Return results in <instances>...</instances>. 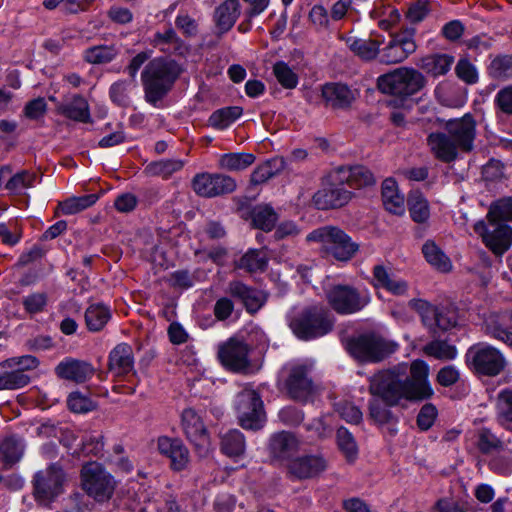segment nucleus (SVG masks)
Segmentation results:
<instances>
[{"instance_id": "1", "label": "nucleus", "mask_w": 512, "mask_h": 512, "mask_svg": "<svg viewBox=\"0 0 512 512\" xmlns=\"http://www.w3.org/2000/svg\"><path fill=\"white\" fill-rule=\"evenodd\" d=\"M428 377V364L417 359L410 366L400 363L374 374L370 379L369 389L388 405H396L402 399L423 401L434 394Z\"/></svg>"}, {"instance_id": "2", "label": "nucleus", "mask_w": 512, "mask_h": 512, "mask_svg": "<svg viewBox=\"0 0 512 512\" xmlns=\"http://www.w3.org/2000/svg\"><path fill=\"white\" fill-rule=\"evenodd\" d=\"M476 137V120L471 114H465L460 118L447 120L443 131L428 134L426 144L435 159L451 163L460 153L474 150Z\"/></svg>"}, {"instance_id": "3", "label": "nucleus", "mask_w": 512, "mask_h": 512, "mask_svg": "<svg viewBox=\"0 0 512 512\" xmlns=\"http://www.w3.org/2000/svg\"><path fill=\"white\" fill-rule=\"evenodd\" d=\"M181 73V66L174 60L161 57L150 61L141 73L146 101L156 105L171 90Z\"/></svg>"}, {"instance_id": "4", "label": "nucleus", "mask_w": 512, "mask_h": 512, "mask_svg": "<svg viewBox=\"0 0 512 512\" xmlns=\"http://www.w3.org/2000/svg\"><path fill=\"white\" fill-rule=\"evenodd\" d=\"M426 83V77L419 70L406 66L380 75L377 79V87L382 93L402 99L417 94Z\"/></svg>"}, {"instance_id": "5", "label": "nucleus", "mask_w": 512, "mask_h": 512, "mask_svg": "<svg viewBox=\"0 0 512 512\" xmlns=\"http://www.w3.org/2000/svg\"><path fill=\"white\" fill-rule=\"evenodd\" d=\"M289 326L298 338L309 340L329 333L333 327V320L327 309L312 306L304 309L298 317L291 318Z\"/></svg>"}, {"instance_id": "6", "label": "nucleus", "mask_w": 512, "mask_h": 512, "mask_svg": "<svg viewBox=\"0 0 512 512\" xmlns=\"http://www.w3.org/2000/svg\"><path fill=\"white\" fill-rule=\"evenodd\" d=\"M306 241L321 244L323 253L337 261L347 262L352 257L350 236L339 227H319L306 236Z\"/></svg>"}, {"instance_id": "7", "label": "nucleus", "mask_w": 512, "mask_h": 512, "mask_svg": "<svg viewBox=\"0 0 512 512\" xmlns=\"http://www.w3.org/2000/svg\"><path fill=\"white\" fill-rule=\"evenodd\" d=\"M235 409L240 425L244 429H260L265 422L263 402L253 389L245 387L235 399Z\"/></svg>"}, {"instance_id": "8", "label": "nucleus", "mask_w": 512, "mask_h": 512, "mask_svg": "<svg viewBox=\"0 0 512 512\" xmlns=\"http://www.w3.org/2000/svg\"><path fill=\"white\" fill-rule=\"evenodd\" d=\"M466 360L476 373L486 376H496L506 366L504 355L498 349L486 344L472 346L467 351Z\"/></svg>"}, {"instance_id": "9", "label": "nucleus", "mask_w": 512, "mask_h": 512, "mask_svg": "<svg viewBox=\"0 0 512 512\" xmlns=\"http://www.w3.org/2000/svg\"><path fill=\"white\" fill-rule=\"evenodd\" d=\"M63 482V470L56 464L38 471L33 480L36 501L44 506L49 505L62 493Z\"/></svg>"}, {"instance_id": "10", "label": "nucleus", "mask_w": 512, "mask_h": 512, "mask_svg": "<svg viewBox=\"0 0 512 512\" xmlns=\"http://www.w3.org/2000/svg\"><path fill=\"white\" fill-rule=\"evenodd\" d=\"M83 489L97 501L109 499L113 493L112 477L97 462L87 463L81 470Z\"/></svg>"}, {"instance_id": "11", "label": "nucleus", "mask_w": 512, "mask_h": 512, "mask_svg": "<svg viewBox=\"0 0 512 512\" xmlns=\"http://www.w3.org/2000/svg\"><path fill=\"white\" fill-rule=\"evenodd\" d=\"M311 365L304 363H290L283 368L286 374L284 385L291 398L298 401H307L314 393L315 386L309 372Z\"/></svg>"}, {"instance_id": "12", "label": "nucleus", "mask_w": 512, "mask_h": 512, "mask_svg": "<svg viewBox=\"0 0 512 512\" xmlns=\"http://www.w3.org/2000/svg\"><path fill=\"white\" fill-rule=\"evenodd\" d=\"M474 230L485 245L497 255H502L512 243V229L504 222L492 219H488V223L478 221L474 225Z\"/></svg>"}, {"instance_id": "13", "label": "nucleus", "mask_w": 512, "mask_h": 512, "mask_svg": "<svg viewBox=\"0 0 512 512\" xmlns=\"http://www.w3.org/2000/svg\"><path fill=\"white\" fill-rule=\"evenodd\" d=\"M397 349V343L374 334H366L354 340V356L361 361L380 362Z\"/></svg>"}, {"instance_id": "14", "label": "nucleus", "mask_w": 512, "mask_h": 512, "mask_svg": "<svg viewBox=\"0 0 512 512\" xmlns=\"http://www.w3.org/2000/svg\"><path fill=\"white\" fill-rule=\"evenodd\" d=\"M328 463L320 453L298 455L287 463V474L293 480H309L319 477Z\"/></svg>"}, {"instance_id": "15", "label": "nucleus", "mask_w": 512, "mask_h": 512, "mask_svg": "<svg viewBox=\"0 0 512 512\" xmlns=\"http://www.w3.org/2000/svg\"><path fill=\"white\" fill-rule=\"evenodd\" d=\"M192 188L197 195L212 198L232 193L236 189V182L223 174L199 173L192 180Z\"/></svg>"}, {"instance_id": "16", "label": "nucleus", "mask_w": 512, "mask_h": 512, "mask_svg": "<svg viewBox=\"0 0 512 512\" xmlns=\"http://www.w3.org/2000/svg\"><path fill=\"white\" fill-rule=\"evenodd\" d=\"M181 426L187 438L195 445L201 456L209 450V437L202 418L192 408L184 409L181 415Z\"/></svg>"}, {"instance_id": "17", "label": "nucleus", "mask_w": 512, "mask_h": 512, "mask_svg": "<svg viewBox=\"0 0 512 512\" xmlns=\"http://www.w3.org/2000/svg\"><path fill=\"white\" fill-rule=\"evenodd\" d=\"M249 348L247 344L235 339L219 345L218 358L228 369L234 372H242L249 367Z\"/></svg>"}, {"instance_id": "18", "label": "nucleus", "mask_w": 512, "mask_h": 512, "mask_svg": "<svg viewBox=\"0 0 512 512\" xmlns=\"http://www.w3.org/2000/svg\"><path fill=\"white\" fill-rule=\"evenodd\" d=\"M157 449L161 455L170 460L172 470L182 471L188 467L190 453L181 440L161 436L157 439Z\"/></svg>"}, {"instance_id": "19", "label": "nucleus", "mask_w": 512, "mask_h": 512, "mask_svg": "<svg viewBox=\"0 0 512 512\" xmlns=\"http://www.w3.org/2000/svg\"><path fill=\"white\" fill-rule=\"evenodd\" d=\"M416 43L408 34H393L392 39L380 52V61L385 64H396L404 61L415 52Z\"/></svg>"}, {"instance_id": "20", "label": "nucleus", "mask_w": 512, "mask_h": 512, "mask_svg": "<svg viewBox=\"0 0 512 512\" xmlns=\"http://www.w3.org/2000/svg\"><path fill=\"white\" fill-rule=\"evenodd\" d=\"M93 366L83 360L67 357L55 367V373L60 379L75 383H84L94 375Z\"/></svg>"}, {"instance_id": "21", "label": "nucleus", "mask_w": 512, "mask_h": 512, "mask_svg": "<svg viewBox=\"0 0 512 512\" xmlns=\"http://www.w3.org/2000/svg\"><path fill=\"white\" fill-rule=\"evenodd\" d=\"M485 332L512 347V310L490 314L485 320Z\"/></svg>"}, {"instance_id": "22", "label": "nucleus", "mask_w": 512, "mask_h": 512, "mask_svg": "<svg viewBox=\"0 0 512 512\" xmlns=\"http://www.w3.org/2000/svg\"><path fill=\"white\" fill-rule=\"evenodd\" d=\"M227 292L239 299L248 312H257L266 302L264 292L247 286L241 281H232L227 286Z\"/></svg>"}, {"instance_id": "23", "label": "nucleus", "mask_w": 512, "mask_h": 512, "mask_svg": "<svg viewBox=\"0 0 512 512\" xmlns=\"http://www.w3.org/2000/svg\"><path fill=\"white\" fill-rule=\"evenodd\" d=\"M108 368L116 376H124L133 371L134 355L132 347L127 343L116 345L109 353Z\"/></svg>"}, {"instance_id": "24", "label": "nucleus", "mask_w": 512, "mask_h": 512, "mask_svg": "<svg viewBox=\"0 0 512 512\" xmlns=\"http://www.w3.org/2000/svg\"><path fill=\"white\" fill-rule=\"evenodd\" d=\"M350 192L345 187H335L330 184L328 188L317 191L313 196L314 205L321 210L339 208L348 203Z\"/></svg>"}, {"instance_id": "25", "label": "nucleus", "mask_w": 512, "mask_h": 512, "mask_svg": "<svg viewBox=\"0 0 512 512\" xmlns=\"http://www.w3.org/2000/svg\"><path fill=\"white\" fill-rule=\"evenodd\" d=\"M321 95L326 105L333 109H345L351 102V90L347 84L331 82L322 86Z\"/></svg>"}, {"instance_id": "26", "label": "nucleus", "mask_w": 512, "mask_h": 512, "mask_svg": "<svg viewBox=\"0 0 512 512\" xmlns=\"http://www.w3.org/2000/svg\"><path fill=\"white\" fill-rule=\"evenodd\" d=\"M382 201L388 212L398 216L405 213L404 195L393 178H387L382 183Z\"/></svg>"}, {"instance_id": "27", "label": "nucleus", "mask_w": 512, "mask_h": 512, "mask_svg": "<svg viewBox=\"0 0 512 512\" xmlns=\"http://www.w3.org/2000/svg\"><path fill=\"white\" fill-rule=\"evenodd\" d=\"M240 15L238 0H225L214 11V22L219 32H229Z\"/></svg>"}, {"instance_id": "28", "label": "nucleus", "mask_w": 512, "mask_h": 512, "mask_svg": "<svg viewBox=\"0 0 512 512\" xmlns=\"http://www.w3.org/2000/svg\"><path fill=\"white\" fill-rule=\"evenodd\" d=\"M373 275L375 281L374 285L376 288H383L397 296L406 294L408 290L407 282L395 277L384 266H375L373 270Z\"/></svg>"}, {"instance_id": "29", "label": "nucleus", "mask_w": 512, "mask_h": 512, "mask_svg": "<svg viewBox=\"0 0 512 512\" xmlns=\"http://www.w3.org/2000/svg\"><path fill=\"white\" fill-rule=\"evenodd\" d=\"M57 111L63 116L74 121L83 123L91 121L88 102L85 98L79 95H75L69 101L59 104Z\"/></svg>"}, {"instance_id": "30", "label": "nucleus", "mask_w": 512, "mask_h": 512, "mask_svg": "<svg viewBox=\"0 0 512 512\" xmlns=\"http://www.w3.org/2000/svg\"><path fill=\"white\" fill-rule=\"evenodd\" d=\"M327 300L339 314L352 312V289L347 285H335L327 291Z\"/></svg>"}, {"instance_id": "31", "label": "nucleus", "mask_w": 512, "mask_h": 512, "mask_svg": "<svg viewBox=\"0 0 512 512\" xmlns=\"http://www.w3.org/2000/svg\"><path fill=\"white\" fill-rule=\"evenodd\" d=\"M454 57L448 54H432L421 58L418 66L433 77L445 75L451 69Z\"/></svg>"}, {"instance_id": "32", "label": "nucleus", "mask_w": 512, "mask_h": 512, "mask_svg": "<svg viewBox=\"0 0 512 512\" xmlns=\"http://www.w3.org/2000/svg\"><path fill=\"white\" fill-rule=\"evenodd\" d=\"M8 368L5 361L0 363V390H15L28 385L31 378L16 368H10V371H5Z\"/></svg>"}, {"instance_id": "33", "label": "nucleus", "mask_w": 512, "mask_h": 512, "mask_svg": "<svg viewBox=\"0 0 512 512\" xmlns=\"http://www.w3.org/2000/svg\"><path fill=\"white\" fill-rule=\"evenodd\" d=\"M254 227L265 232L271 231L279 218L276 211L269 204L255 206L251 213Z\"/></svg>"}, {"instance_id": "34", "label": "nucleus", "mask_w": 512, "mask_h": 512, "mask_svg": "<svg viewBox=\"0 0 512 512\" xmlns=\"http://www.w3.org/2000/svg\"><path fill=\"white\" fill-rule=\"evenodd\" d=\"M24 448L22 439L9 436L0 442V460L6 465H13L23 456Z\"/></svg>"}, {"instance_id": "35", "label": "nucleus", "mask_w": 512, "mask_h": 512, "mask_svg": "<svg viewBox=\"0 0 512 512\" xmlns=\"http://www.w3.org/2000/svg\"><path fill=\"white\" fill-rule=\"evenodd\" d=\"M427 262L442 272H448L452 268L450 259L446 254L435 244L434 241L428 240L422 247Z\"/></svg>"}, {"instance_id": "36", "label": "nucleus", "mask_w": 512, "mask_h": 512, "mask_svg": "<svg viewBox=\"0 0 512 512\" xmlns=\"http://www.w3.org/2000/svg\"><path fill=\"white\" fill-rule=\"evenodd\" d=\"M111 318L109 308L102 304H92L85 312V321L90 331L97 332L103 329Z\"/></svg>"}, {"instance_id": "37", "label": "nucleus", "mask_w": 512, "mask_h": 512, "mask_svg": "<svg viewBox=\"0 0 512 512\" xmlns=\"http://www.w3.org/2000/svg\"><path fill=\"white\" fill-rule=\"evenodd\" d=\"M255 156L251 153H226L219 158V167L227 171H242L251 166Z\"/></svg>"}, {"instance_id": "38", "label": "nucleus", "mask_w": 512, "mask_h": 512, "mask_svg": "<svg viewBox=\"0 0 512 512\" xmlns=\"http://www.w3.org/2000/svg\"><path fill=\"white\" fill-rule=\"evenodd\" d=\"M242 115V108L238 106L225 107L214 111L208 123L215 129L223 130L229 127Z\"/></svg>"}, {"instance_id": "39", "label": "nucleus", "mask_w": 512, "mask_h": 512, "mask_svg": "<svg viewBox=\"0 0 512 512\" xmlns=\"http://www.w3.org/2000/svg\"><path fill=\"white\" fill-rule=\"evenodd\" d=\"M410 216L417 223H424L429 219L430 209L427 199L418 191L412 192L408 197Z\"/></svg>"}, {"instance_id": "40", "label": "nucleus", "mask_w": 512, "mask_h": 512, "mask_svg": "<svg viewBox=\"0 0 512 512\" xmlns=\"http://www.w3.org/2000/svg\"><path fill=\"white\" fill-rule=\"evenodd\" d=\"M268 264V258L264 251L258 249L248 250L238 261L237 267L248 272L263 271Z\"/></svg>"}, {"instance_id": "41", "label": "nucleus", "mask_w": 512, "mask_h": 512, "mask_svg": "<svg viewBox=\"0 0 512 512\" xmlns=\"http://www.w3.org/2000/svg\"><path fill=\"white\" fill-rule=\"evenodd\" d=\"M423 352L429 357L442 361L453 360L458 353L454 345L444 340H433L429 342L424 346Z\"/></svg>"}, {"instance_id": "42", "label": "nucleus", "mask_w": 512, "mask_h": 512, "mask_svg": "<svg viewBox=\"0 0 512 512\" xmlns=\"http://www.w3.org/2000/svg\"><path fill=\"white\" fill-rule=\"evenodd\" d=\"M221 449L230 457L241 456L245 451L244 435L238 430L228 431L222 437Z\"/></svg>"}, {"instance_id": "43", "label": "nucleus", "mask_w": 512, "mask_h": 512, "mask_svg": "<svg viewBox=\"0 0 512 512\" xmlns=\"http://www.w3.org/2000/svg\"><path fill=\"white\" fill-rule=\"evenodd\" d=\"M297 445L295 436L288 432L277 433L270 440V450L276 457H284L287 453L295 450Z\"/></svg>"}, {"instance_id": "44", "label": "nucleus", "mask_w": 512, "mask_h": 512, "mask_svg": "<svg viewBox=\"0 0 512 512\" xmlns=\"http://www.w3.org/2000/svg\"><path fill=\"white\" fill-rule=\"evenodd\" d=\"M97 200L98 196L96 194H87L78 197L74 196L60 202L59 207L63 214L72 215L93 206Z\"/></svg>"}, {"instance_id": "45", "label": "nucleus", "mask_w": 512, "mask_h": 512, "mask_svg": "<svg viewBox=\"0 0 512 512\" xmlns=\"http://www.w3.org/2000/svg\"><path fill=\"white\" fill-rule=\"evenodd\" d=\"M184 166V161L180 159H163L155 161L147 166L149 174L169 178L173 173L180 171Z\"/></svg>"}, {"instance_id": "46", "label": "nucleus", "mask_w": 512, "mask_h": 512, "mask_svg": "<svg viewBox=\"0 0 512 512\" xmlns=\"http://www.w3.org/2000/svg\"><path fill=\"white\" fill-rule=\"evenodd\" d=\"M136 87L133 80H119L110 87L109 94L111 100L118 106H128L130 104V91Z\"/></svg>"}, {"instance_id": "47", "label": "nucleus", "mask_w": 512, "mask_h": 512, "mask_svg": "<svg viewBox=\"0 0 512 512\" xmlns=\"http://www.w3.org/2000/svg\"><path fill=\"white\" fill-rule=\"evenodd\" d=\"M409 307L414 309L420 315L425 326L430 329L434 328L439 307L433 306L423 299H411L409 301Z\"/></svg>"}, {"instance_id": "48", "label": "nucleus", "mask_w": 512, "mask_h": 512, "mask_svg": "<svg viewBox=\"0 0 512 512\" xmlns=\"http://www.w3.org/2000/svg\"><path fill=\"white\" fill-rule=\"evenodd\" d=\"M116 55L114 46L98 45L85 50L84 59L92 64H103L113 60Z\"/></svg>"}, {"instance_id": "49", "label": "nucleus", "mask_w": 512, "mask_h": 512, "mask_svg": "<svg viewBox=\"0 0 512 512\" xmlns=\"http://www.w3.org/2000/svg\"><path fill=\"white\" fill-rule=\"evenodd\" d=\"M496 410L502 425L512 423V389H504L498 393Z\"/></svg>"}, {"instance_id": "50", "label": "nucleus", "mask_w": 512, "mask_h": 512, "mask_svg": "<svg viewBox=\"0 0 512 512\" xmlns=\"http://www.w3.org/2000/svg\"><path fill=\"white\" fill-rule=\"evenodd\" d=\"M489 72L495 79H512V55H501L494 58L489 66Z\"/></svg>"}, {"instance_id": "51", "label": "nucleus", "mask_w": 512, "mask_h": 512, "mask_svg": "<svg viewBox=\"0 0 512 512\" xmlns=\"http://www.w3.org/2000/svg\"><path fill=\"white\" fill-rule=\"evenodd\" d=\"M273 73L277 81L286 89L295 88L298 83V77L293 70L282 61H279L273 66Z\"/></svg>"}, {"instance_id": "52", "label": "nucleus", "mask_w": 512, "mask_h": 512, "mask_svg": "<svg viewBox=\"0 0 512 512\" xmlns=\"http://www.w3.org/2000/svg\"><path fill=\"white\" fill-rule=\"evenodd\" d=\"M36 175L27 170L16 173L6 183V189L14 193H20L24 189L34 186Z\"/></svg>"}, {"instance_id": "53", "label": "nucleus", "mask_w": 512, "mask_h": 512, "mask_svg": "<svg viewBox=\"0 0 512 512\" xmlns=\"http://www.w3.org/2000/svg\"><path fill=\"white\" fill-rule=\"evenodd\" d=\"M477 447L482 453L489 454L502 449L503 442L489 429L483 428L478 433Z\"/></svg>"}, {"instance_id": "54", "label": "nucleus", "mask_w": 512, "mask_h": 512, "mask_svg": "<svg viewBox=\"0 0 512 512\" xmlns=\"http://www.w3.org/2000/svg\"><path fill=\"white\" fill-rule=\"evenodd\" d=\"M457 77L468 85L476 84L479 80V73L474 64L468 59L462 58L455 66Z\"/></svg>"}, {"instance_id": "55", "label": "nucleus", "mask_w": 512, "mask_h": 512, "mask_svg": "<svg viewBox=\"0 0 512 512\" xmlns=\"http://www.w3.org/2000/svg\"><path fill=\"white\" fill-rule=\"evenodd\" d=\"M48 303V296L44 292L31 293L22 299V304L27 313L35 315L45 310Z\"/></svg>"}, {"instance_id": "56", "label": "nucleus", "mask_w": 512, "mask_h": 512, "mask_svg": "<svg viewBox=\"0 0 512 512\" xmlns=\"http://www.w3.org/2000/svg\"><path fill=\"white\" fill-rule=\"evenodd\" d=\"M487 219L495 221L512 220V198L501 199L491 205Z\"/></svg>"}, {"instance_id": "57", "label": "nucleus", "mask_w": 512, "mask_h": 512, "mask_svg": "<svg viewBox=\"0 0 512 512\" xmlns=\"http://www.w3.org/2000/svg\"><path fill=\"white\" fill-rule=\"evenodd\" d=\"M250 5V9L247 12V19L243 20L238 28L237 32H249L250 19L254 16L261 14L269 5V0H243Z\"/></svg>"}, {"instance_id": "58", "label": "nucleus", "mask_w": 512, "mask_h": 512, "mask_svg": "<svg viewBox=\"0 0 512 512\" xmlns=\"http://www.w3.org/2000/svg\"><path fill=\"white\" fill-rule=\"evenodd\" d=\"M276 160L266 161L259 165L251 174V183L253 185H259L276 174Z\"/></svg>"}, {"instance_id": "59", "label": "nucleus", "mask_w": 512, "mask_h": 512, "mask_svg": "<svg viewBox=\"0 0 512 512\" xmlns=\"http://www.w3.org/2000/svg\"><path fill=\"white\" fill-rule=\"evenodd\" d=\"M39 364L40 361L38 358L32 355L12 357L5 361V365H7L8 368H16L17 370L23 371V373L36 369Z\"/></svg>"}, {"instance_id": "60", "label": "nucleus", "mask_w": 512, "mask_h": 512, "mask_svg": "<svg viewBox=\"0 0 512 512\" xmlns=\"http://www.w3.org/2000/svg\"><path fill=\"white\" fill-rule=\"evenodd\" d=\"M494 103L502 113L512 115V84L501 88L496 93Z\"/></svg>"}, {"instance_id": "61", "label": "nucleus", "mask_w": 512, "mask_h": 512, "mask_svg": "<svg viewBox=\"0 0 512 512\" xmlns=\"http://www.w3.org/2000/svg\"><path fill=\"white\" fill-rule=\"evenodd\" d=\"M68 406L71 411L76 413H86L94 409L93 401L79 392L70 394Z\"/></svg>"}, {"instance_id": "62", "label": "nucleus", "mask_w": 512, "mask_h": 512, "mask_svg": "<svg viewBox=\"0 0 512 512\" xmlns=\"http://www.w3.org/2000/svg\"><path fill=\"white\" fill-rule=\"evenodd\" d=\"M330 184L335 187H351L352 166H341L333 170L330 174Z\"/></svg>"}, {"instance_id": "63", "label": "nucleus", "mask_w": 512, "mask_h": 512, "mask_svg": "<svg viewBox=\"0 0 512 512\" xmlns=\"http://www.w3.org/2000/svg\"><path fill=\"white\" fill-rule=\"evenodd\" d=\"M457 324V313L455 310L447 307L438 309L434 328L448 330Z\"/></svg>"}, {"instance_id": "64", "label": "nucleus", "mask_w": 512, "mask_h": 512, "mask_svg": "<svg viewBox=\"0 0 512 512\" xmlns=\"http://www.w3.org/2000/svg\"><path fill=\"white\" fill-rule=\"evenodd\" d=\"M437 417V409L433 404H425L417 416V425L421 430H428Z\"/></svg>"}]
</instances>
